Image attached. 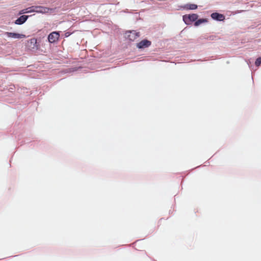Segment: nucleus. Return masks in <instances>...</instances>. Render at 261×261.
<instances>
[{"instance_id": "nucleus-6", "label": "nucleus", "mask_w": 261, "mask_h": 261, "mask_svg": "<svg viewBox=\"0 0 261 261\" xmlns=\"http://www.w3.org/2000/svg\"><path fill=\"white\" fill-rule=\"evenodd\" d=\"M49 10V9L48 8L39 6L35 7L32 11L36 12L38 13H47ZM31 11H32V10Z\"/></svg>"}, {"instance_id": "nucleus-8", "label": "nucleus", "mask_w": 261, "mask_h": 261, "mask_svg": "<svg viewBox=\"0 0 261 261\" xmlns=\"http://www.w3.org/2000/svg\"><path fill=\"white\" fill-rule=\"evenodd\" d=\"M28 17V15H22L15 21V23L19 25L22 24L27 21Z\"/></svg>"}, {"instance_id": "nucleus-12", "label": "nucleus", "mask_w": 261, "mask_h": 261, "mask_svg": "<svg viewBox=\"0 0 261 261\" xmlns=\"http://www.w3.org/2000/svg\"><path fill=\"white\" fill-rule=\"evenodd\" d=\"M33 42L36 43V40H35V39L31 40V43H33Z\"/></svg>"}, {"instance_id": "nucleus-4", "label": "nucleus", "mask_w": 261, "mask_h": 261, "mask_svg": "<svg viewBox=\"0 0 261 261\" xmlns=\"http://www.w3.org/2000/svg\"><path fill=\"white\" fill-rule=\"evenodd\" d=\"M5 35L8 37H11L15 39H21L25 37L24 35L16 33L6 32Z\"/></svg>"}, {"instance_id": "nucleus-1", "label": "nucleus", "mask_w": 261, "mask_h": 261, "mask_svg": "<svg viewBox=\"0 0 261 261\" xmlns=\"http://www.w3.org/2000/svg\"><path fill=\"white\" fill-rule=\"evenodd\" d=\"M198 17L196 14L185 15L183 16V20L187 24H190L193 21H196Z\"/></svg>"}, {"instance_id": "nucleus-9", "label": "nucleus", "mask_w": 261, "mask_h": 261, "mask_svg": "<svg viewBox=\"0 0 261 261\" xmlns=\"http://www.w3.org/2000/svg\"><path fill=\"white\" fill-rule=\"evenodd\" d=\"M182 8L187 10H195L197 8V5L195 4H188L183 6Z\"/></svg>"}, {"instance_id": "nucleus-11", "label": "nucleus", "mask_w": 261, "mask_h": 261, "mask_svg": "<svg viewBox=\"0 0 261 261\" xmlns=\"http://www.w3.org/2000/svg\"><path fill=\"white\" fill-rule=\"evenodd\" d=\"M255 64L256 66H258L261 64V57H259L256 60Z\"/></svg>"}, {"instance_id": "nucleus-10", "label": "nucleus", "mask_w": 261, "mask_h": 261, "mask_svg": "<svg viewBox=\"0 0 261 261\" xmlns=\"http://www.w3.org/2000/svg\"><path fill=\"white\" fill-rule=\"evenodd\" d=\"M207 22V19L201 18V19L197 20V21H196L195 22L194 25L195 27H197V26L199 25L200 24H202V23Z\"/></svg>"}, {"instance_id": "nucleus-7", "label": "nucleus", "mask_w": 261, "mask_h": 261, "mask_svg": "<svg viewBox=\"0 0 261 261\" xmlns=\"http://www.w3.org/2000/svg\"><path fill=\"white\" fill-rule=\"evenodd\" d=\"M151 44V42L147 40H143L137 44L139 48H143L148 47Z\"/></svg>"}, {"instance_id": "nucleus-5", "label": "nucleus", "mask_w": 261, "mask_h": 261, "mask_svg": "<svg viewBox=\"0 0 261 261\" xmlns=\"http://www.w3.org/2000/svg\"><path fill=\"white\" fill-rule=\"evenodd\" d=\"M211 17L214 20L220 21H223L225 19L224 15L217 12L213 13L211 14Z\"/></svg>"}, {"instance_id": "nucleus-2", "label": "nucleus", "mask_w": 261, "mask_h": 261, "mask_svg": "<svg viewBox=\"0 0 261 261\" xmlns=\"http://www.w3.org/2000/svg\"><path fill=\"white\" fill-rule=\"evenodd\" d=\"M125 37L130 41L135 40L137 37H139V33L136 32L135 31H128L125 33Z\"/></svg>"}, {"instance_id": "nucleus-13", "label": "nucleus", "mask_w": 261, "mask_h": 261, "mask_svg": "<svg viewBox=\"0 0 261 261\" xmlns=\"http://www.w3.org/2000/svg\"><path fill=\"white\" fill-rule=\"evenodd\" d=\"M24 13H25V12H23V11H22V12L20 13V14Z\"/></svg>"}, {"instance_id": "nucleus-3", "label": "nucleus", "mask_w": 261, "mask_h": 261, "mask_svg": "<svg viewBox=\"0 0 261 261\" xmlns=\"http://www.w3.org/2000/svg\"><path fill=\"white\" fill-rule=\"evenodd\" d=\"M59 33L57 32L51 33L48 36V40L50 43L55 42L59 37Z\"/></svg>"}]
</instances>
